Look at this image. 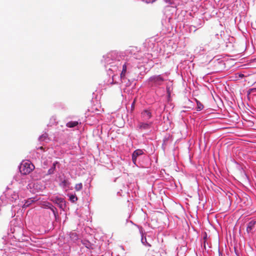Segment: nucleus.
<instances>
[{
	"label": "nucleus",
	"instance_id": "1",
	"mask_svg": "<svg viewBox=\"0 0 256 256\" xmlns=\"http://www.w3.org/2000/svg\"><path fill=\"white\" fill-rule=\"evenodd\" d=\"M19 169L22 174L26 175L34 169V166L30 161L24 160L21 163Z\"/></svg>",
	"mask_w": 256,
	"mask_h": 256
},
{
	"label": "nucleus",
	"instance_id": "2",
	"mask_svg": "<svg viewBox=\"0 0 256 256\" xmlns=\"http://www.w3.org/2000/svg\"><path fill=\"white\" fill-rule=\"evenodd\" d=\"M51 200L54 203L58 204V206L60 208H64L66 206V202L63 198L56 196L52 198Z\"/></svg>",
	"mask_w": 256,
	"mask_h": 256
},
{
	"label": "nucleus",
	"instance_id": "3",
	"mask_svg": "<svg viewBox=\"0 0 256 256\" xmlns=\"http://www.w3.org/2000/svg\"><path fill=\"white\" fill-rule=\"evenodd\" d=\"M150 81L155 84L160 85L164 81V78L161 75L154 76L150 78Z\"/></svg>",
	"mask_w": 256,
	"mask_h": 256
},
{
	"label": "nucleus",
	"instance_id": "4",
	"mask_svg": "<svg viewBox=\"0 0 256 256\" xmlns=\"http://www.w3.org/2000/svg\"><path fill=\"white\" fill-rule=\"evenodd\" d=\"M143 154H144V152H143L142 150H140V149H138L134 152L132 154V160L133 163L135 165H136V162L137 157L142 155Z\"/></svg>",
	"mask_w": 256,
	"mask_h": 256
},
{
	"label": "nucleus",
	"instance_id": "5",
	"mask_svg": "<svg viewBox=\"0 0 256 256\" xmlns=\"http://www.w3.org/2000/svg\"><path fill=\"white\" fill-rule=\"evenodd\" d=\"M152 124V122L146 123L140 122L138 123V127L141 130H147L150 128Z\"/></svg>",
	"mask_w": 256,
	"mask_h": 256
},
{
	"label": "nucleus",
	"instance_id": "6",
	"mask_svg": "<svg viewBox=\"0 0 256 256\" xmlns=\"http://www.w3.org/2000/svg\"><path fill=\"white\" fill-rule=\"evenodd\" d=\"M142 117L144 120H148L152 117V114L148 110H144L142 112Z\"/></svg>",
	"mask_w": 256,
	"mask_h": 256
},
{
	"label": "nucleus",
	"instance_id": "7",
	"mask_svg": "<svg viewBox=\"0 0 256 256\" xmlns=\"http://www.w3.org/2000/svg\"><path fill=\"white\" fill-rule=\"evenodd\" d=\"M256 223V221L254 220H250L248 224V226L246 228V232L249 233L251 232V231L253 230L255 224Z\"/></svg>",
	"mask_w": 256,
	"mask_h": 256
},
{
	"label": "nucleus",
	"instance_id": "8",
	"mask_svg": "<svg viewBox=\"0 0 256 256\" xmlns=\"http://www.w3.org/2000/svg\"><path fill=\"white\" fill-rule=\"evenodd\" d=\"M218 34L216 35H210L206 38V42L208 44L210 42H214V38H216Z\"/></svg>",
	"mask_w": 256,
	"mask_h": 256
},
{
	"label": "nucleus",
	"instance_id": "9",
	"mask_svg": "<svg viewBox=\"0 0 256 256\" xmlns=\"http://www.w3.org/2000/svg\"><path fill=\"white\" fill-rule=\"evenodd\" d=\"M78 124V122L76 121H71L66 124V126L68 128H72L75 127Z\"/></svg>",
	"mask_w": 256,
	"mask_h": 256
},
{
	"label": "nucleus",
	"instance_id": "10",
	"mask_svg": "<svg viewBox=\"0 0 256 256\" xmlns=\"http://www.w3.org/2000/svg\"><path fill=\"white\" fill-rule=\"evenodd\" d=\"M46 208H50L52 210L54 216L56 215V208H55L51 204L47 203L46 205Z\"/></svg>",
	"mask_w": 256,
	"mask_h": 256
},
{
	"label": "nucleus",
	"instance_id": "11",
	"mask_svg": "<svg viewBox=\"0 0 256 256\" xmlns=\"http://www.w3.org/2000/svg\"><path fill=\"white\" fill-rule=\"evenodd\" d=\"M126 72V64H124L122 66V70L120 74L121 78H125Z\"/></svg>",
	"mask_w": 256,
	"mask_h": 256
},
{
	"label": "nucleus",
	"instance_id": "12",
	"mask_svg": "<svg viewBox=\"0 0 256 256\" xmlns=\"http://www.w3.org/2000/svg\"><path fill=\"white\" fill-rule=\"evenodd\" d=\"M58 164V162H54L53 164V165H52V168H51L50 169L48 170V174H52L54 173L55 169H56V164Z\"/></svg>",
	"mask_w": 256,
	"mask_h": 256
},
{
	"label": "nucleus",
	"instance_id": "13",
	"mask_svg": "<svg viewBox=\"0 0 256 256\" xmlns=\"http://www.w3.org/2000/svg\"><path fill=\"white\" fill-rule=\"evenodd\" d=\"M34 202V200L32 198H30L26 201L25 203L24 204L22 208H27L30 205Z\"/></svg>",
	"mask_w": 256,
	"mask_h": 256
},
{
	"label": "nucleus",
	"instance_id": "14",
	"mask_svg": "<svg viewBox=\"0 0 256 256\" xmlns=\"http://www.w3.org/2000/svg\"><path fill=\"white\" fill-rule=\"evenodd\" d=\"M69 196V200L70 201H71L72 202H74L78 200V198L76 196V194H68Z\"/></svg>",
	"mask_w": 256,
	"mask_h": 256
},
{
	"label": "nucleus",
	"instance_id": "15",
	"mask_svg": "<svg viewBox=\"0 0 256 256\" xmlns=\"http://www.w3.org/2000/svg\"><path fill=\"white\" fill-rule=\"evenodd\" d=\"M196 104H197V110H202L204 108V106L200 102H198V100H196Z\"/></svg>",
	"mask_w": 256,
	"mask_h": 256
},
{
	"label": "nucleus",
	"instance_id": "16",
	"mask_svg": "<svg viewBox=\"0 0 256 256\" xmlns=\"http://www.w3.org/2000/svg\"><path fill=\"white\" fill-rule=\"evenodd\" d=\"M69 184L70 183L68 182V180H64L63 181H62L60 186L64 188H66L68 186Z\"/></svg>",
	"mask_w": 256,
	"mask_h": 256
},
{
	"label": "nucleus",
	"instance_id": "17",
	"mask_svg": "<svg viewBox=\"0 0 256 256\" xmlns=\"http://www.w3.org/2000/svg\"><path fill=\"white\" fill-rule=\"evenodd\" d=\"M82 188V183H79L78 184H76L74 187L75 190L76 191H79L81 190Z\"/></svg>",
	"mask_w": 256,
	"mask_h": 256
},
{
	"label": "nucleus",
	"instance_id": "18",
	"mask_svg": "<svg viewBox=\"0 0 256 256\" xmlns=\"http://www.w3.org/2000/svg\"><path fill=\"white\" fill-rule=\"evenodd\" d=\"M206 238H207V234L206 232H205L204 234V248H206Z\"/></svg>",
	"mask_w": 256,
	"mask_h": 256
},
{
	"label": "nucleus",
	"instance_id": "19",
	"mask_svg": "<svg viewBox=\"0 0 256 256\" xmlns=\"http://www.w3.org/2000/svg\"><path fill=\"white\" fill-rule=\"evenodd\" d=\"M166 2L169 4H172L174 3V0H164Z\"/></svg>",
	"mask_w": 256,
	"mask_h": 256
},
{
	"label": "nucleus",
	"instance_id": "20",
	"mask_svg": "<svg viewBox=\"0 0 256 256\" xmlns=\"http://www.w3.org/2000/svg\"><path fill=\"white\" fill-rule=\"evenodd\" d=\"M146 2L148 3H150V2H154V1H156V0H145Z\"/></svg>",
	"mask_w": 256,
	"mask_h": 256
},
{
	"label": "nucleus",
	"instance_id": "21",
	"mask_svg": "<svg viewBox=\"0 0 256 256\" xmlns=\"http://www.w3.org/2000/svg\"><path fill=\"white\" fill-rule=\"evenodd\" d=\"M136 232H137V233H138V234H139V233H140V231H139L138 230H136Z\"/></svg>",
	"mask_w": 256,
	"mask_h": 256
},
{
	"label": "nucleus",
	"instance_id": "22",
	"mask_svg": "<svg viewBox=\"0 0 256 256\" xmlns=\"http://www.w3.org/2000/svg\"><path fill=\"white\" fill-rule=\"evenodd\" d=\"M40 149H42V148H42V146H41V147H40Z\"/></svg>",
	"mask_w": 256,
	"mask_h": 256
}]
</instances>
